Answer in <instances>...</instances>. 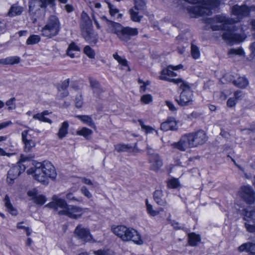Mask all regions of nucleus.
Masks as SVG:
<instances>
[{
  "label": "nucleus",
  "mask_w": 255,
  "mask_h": 255,
  "mask_svg": "<svg viewBox=\"0 0 255 255\" xmlns=\"http://www.w3.org/2000/svg\"><path fill=\"white\" fill-rule=\"evenodd\" d=\"M215 18L219 24L213 25L212 29L213 30L225 31L222 34V38L227 42H240L245 39L244 34L238 32L239 28L234 25V19L222 15H216Z\"/></svg>",
  "instance_id": "nucleus-1"
},
{
  "label": "nucleus",
  "mask_w": 255,
  "mask_h": 255,
  "mask_svg": "<svg viewBox=\"0 0 255 255\" xmlns=\"http://www.w3.org/2000/svg\"><path fill=\"white\" fill-rule=\"evenodd\" d=\"M28 174H33L34 178L44 185H48L49 180H54L57 172L54 166L48 161L36 163L34 167L27 170Z\"/></svg>",
  "instance_id": "nucleus-2"
},
{
  "label": "nucleus",
  "mask_w": 255,
  "mask_h": 255,
  "mask_svg": "<svg viewBox=\"0 0 255 255\" xmlns=\"http://www.w3.org/2000/svg\"><path fill=\"white\" fill-rule=\"evenodd\" d=\"M61 29V24L59 18L54 15L49 16L46 23L41 30V34L44 37L50 38L57 35Z\"/></svg>",
  "instance_id": "nucleus-3"
},
{
  "label": "nucleus",
  "mask_w": 255,
  "mask_h": 255,
  "mask_svg": "<svg viewBox=\"0 0 255 255\" xmlns=\"http://www.w3.org/2000/svg\"><path fill=\"white\" fill-rule=\"evenodd\" d=\"M114 24L115 27L111 32L116 34L121 41L127 42L131 39L132 36L136 35L138 33L136 28L123 27L119 23Z\"/></svg>",
  "instance_id": "nucleus-4"
},
{
  "label": "nucleus",
  "mask_w": 255,
  "mask_h": 255,
  "mask_svg": "<svg viewBox=\"0 0 255 255\" xmlns=\"http://www.w3.org/2000/svg\"><path fill=\"white\" fill-rule=\"evenodd\" d=\"M238 195L247 204L252 205L255 202V191L249 185L241 186L239 190Z\"/></svg>",
  "instance_id": "nucleus-5"
},
{
  "label": "nucleus",
  "mask_w": 255,
  "mask_h": 255,
  "mask_svg": "<svg viewBox=\"0 0 255 255\" xmlns=\"http://www.w3.org/2000/svg\"><path fill=\"white\" fill-rule=\"evenodd\" d=\"M242 214L244 216V225L247 231L255 233V207L252 210L244 209Z\"/></svg>",
  "instance_id": "nucleus-6"
},
{
  "label": "nucleus",
  "mask_w": 255,
  "mask_h": 255,
  "mask_svg": "<svg viewBox=\"0 0 255 255\" xmlns=\"http://www.w3.org/2000/svg\"><path fill=\"white\" fill-rule=\"evenodd\" d=\"M171 145L173 148L182 151L195 147L191 133L182 135L179 141L173 143Z\"/></svg>",
  "instance_id": "nucleus-7"
},
{
  "label": "nucleus",
  "mask_w": 255,
  "mask_h": 255,
  "mask_svg": "<svg viewBox=\"0 0 255 255\" xmlns=\"http://www.w3.org/2000/svg\"><path fill=\"white\" fill-rule=\"evenodd\" d=\"M192 97L193 93L189 87L183 89L180 96L175 97V100L180 106H188L192 104Z\"/></svg>",
  "instance_id": "nucleus-8"
},
{
  "label": "nucleus",
  "mask_w": 255,
  "mask_h": 255,
  "mask_svg": "<svg viewBox=\"0 0 255 255\" xmlns=\"http://www.w3.org/2000/svg\"><path fill=\"white\" fill-rule=\"evenodd\" d=\"M83 214L82 208L71 205H68L65 210H60L58 214L65 215L71 219H77L80 218Z\"/></svg>",
  "instance_id": "nucleus-9"
},
{
  "label": "nucleus",
  "mask_w": 255,
  "mask_h": 255,
  "mask_svg": "<svg viewBox=\"0 0 255 255\" xmlns=\"http://www.w3.org/2000/svg\"><path fill=\"white\" fill-rule=\"evenodd\" d=\"M147 153L149 156V162L151 163V169L158 170L162 165V161L159 155L155 153L154 149L149 146L146 147Z\"/></svg>",
  "instance_id": "nucleus-10"
},
{
  "label": "nucleus",
  "mask_w": 255,
  "mask_h": 255,
  "mask_svg": "<svg viewBox=\"0 0 255 255\" xmlns=\"http://www.w3.org/2000/svg\"><path fill=\"white\" fill-rule=\"evenodd\" d=\"M74 234L79 239L85 242L95 243L96 242L88 229L84 228L82 225H78L75 229Z\"/></svg>",
  "instance_id": "nucleus-11"
},
{
  "label": "nucleus",
  "mask_w": 255,
  "mask_h": 255,
  "mask_svg": "<svg viewBox=\"0 0 255 255\" xmlns=\"http://www.w3.org/2000/svg\"><path fill=\"white\" fill-rule=\"evenodd\" d=\"M52 200L53 201L47 204L46 206L53 209L58 213L60 210H65L68 205L64 199L59 198L57 195H53Z\"/></svg>",
  "instance_id": "nucleus-12"
},
{
  "label": "nucleus",
  "mask_w": 255,
  "mask_h": 255,
  "mask_svg": "<svg viewBox=\"0 0 255 255\" xmlns=\"http://www.w3.org/2000/svg\"><path fill=\"white\" fill-rule=\"evenodd\" d=\"M232 13L237 16V20H235V23H236L239 22L243 17L248 16L250 9L246 5H235L232 7Z\"/></svg>",
  "instance_id": "nucleus-13"
},
{
  "label": "nucleus",
  "mask_w": 255,
  "mask_h": 255,
  "mask_svg": "<svg viewBox=\"0 0 255 255\" xmlns=\"http://www.w3.org/2000/svg\"><path fill=\"white\" fill-rule=\"evenodd\" d=\"M82 35L92 46L95 45L98 41V34L95 33L92 28L82 31Z\"/></svg>",
  "instance_id": "nucleus-14"
},
{
  "label": "nucleus",
  "mask_w": 255,
  "mask_h": 255,
  "mask_svg": "<svg viewBox=\"0 0 255 255\" xmlns=\"http://www.w3.org/2000/svg\"><path fill=\"white\" fill-rule=\"evenodd\" d=\"M191 134L195 147L203 144L207 140V135L203 130H199L196 132H192Z\"/></svg>",
  "instance_id": "nucleus-15"
},
{
  "label": "nucleus",
  "mask_w": 255,
  "mask_h": 255,
  "mask_svg": "<svg viewBox=\"0 0 255 255\" xmlns=\"http://www.w3.org/2000/svg\"><path fill=\"white\" fill-rule=\"evenodd\" d=\"M128 236L126 242L131 241L138 245H141L143 244V241L141 238L139 233L133 228H128Z\"/></svg>",
  "instance_id": "nucleus-16"
},
{
  "label": "nucleus",
  "mask_w": 255,
  "mask_h": 255,
  "mask_svg": "<svg viewBox=\"0 0 255 255\" xmlns=\"http://www.w3.org/2000/svg\"><path fill=\"white\" fill-rule=\"evenodd\" d=\"M160 128L164 131L176 130L177 129V126L175 118L173 117H169L165 122L161 124Z\"/></svg>",
  "instance_id": "nucleus-17"
},
{
  "label": "nucleus",
  "mask_w": 255,
  "mask_h": 255,
  "mask_svg": "<svg viewBox=\"0 0 255 255\" xmlns=\"http://www.w3.org/2000/svg\"><path fill=\"white\" fill-rule=\"evenodd\" d=\"M27 195L28 196L31 197V199L36 204L42 205L46 201V198L45 196L43 195L38 194L37 191L35 189L29 191L27 193Z\"/></svg>",
  "instance_id": "nucleus-18"
},
{
  "label": "nucleus",
  "mask_w": 255,
  "mask_h": 255,
  "mask_svg": "<svg viewBox=\"0 0 255 255\" xmlns=\"http://www.w3.org/2000/svg\"><path fill=\"white\" fill-rule=\"evenodd\" d=\"M80 27L81 31L92 28V22L88 14L82 11L81 15Z\"/></svg>",
  "instance_id": "nucleus-19"
},
{
  "label": "nucleus",
  "mask_w": 255,
  "mask_h": 255,
  "mask_svg": "<svg viewBox=\"0 0 255 255\" xmlns=\"http://www.w3.org/2000/svg\"><path fill=\"white\" fill-rule=\"evenodd\" d=\"M128 228L123 225L118 226L113 229V233L119 237L123 241L126 242L127 238Z\"/></svg>",
  "instance_id": "nucleus-20"
},
{
  "label": "nucleus",
  "mask_w": 255,
  "mask_h": 255,
  "mask_svg": "<svg viewBox=\"0 0 255 255\" xmlns=\"http://www.w3.org/2000/svg\"><path fill=\"white\" fill-rule=\"evenodd\" d=\"M20 166H14L11 167L7 173V181L9 184H12L13 181L17 178L21 173Z\"/></svg>",
  "instance_id": "nucleus-21"
},
{
  "label": "nucleus",
  "mask_w": 255,
  "mask_h": 255,
  "mask_svg": "<svg viewBox=\"0 0 255 255\" xmlns=\"http://www.w3.org/2000/svg\"><path fill=\"white\" fill-rule=\"evenodd\" d=\"M29 11L31 14L34 13V11H39L42 8L41 0H29L28 1Z\"/></svg>",
  "instance_id": "nucleus-22"
},
{
  "label": "nucleus",
  "mask_w": 255,
  "mask_h": 255,
  "mask_svg": "<svg viewBox=\"0 0 255 255\" xmlns=\"http://www.w3.org/2000/svg\"><path fill=\"white\" fill-rule=\"evenodd\" d=\"M76 118L80 120L84 124L88 125L92 128H96V126L94 122L92 116L88 115H77L75 116Z\"/></svg>",
  "instance_id": "nucleus-23"
},
{
  "label": "nucleus",
  "mask_w": 255,
  "mask_h": 255,
  "mask_svg": "<svg viewBox=\"0 0 255 255\" xmlns=\"http://www.w3.org/2000/svg\"><path fill=\"white\" fill-rule=\"evenodd\" d=\"M238 250L240 252L246 251L252 254H255V243H247L240 246Z\"/></svg>",
  "instance_id": "nucleus-24"
},
{
  "label": "nucleus",
  "mask_w": 255,
  "mask_h": 255,
  "mask_svg": "<svg viewBox=\"0 0 255 255\" xmlns=\"http://www.w3.org/2000/svg\"><path fill=\"white\" fill-rule=\"evenodd\" d=\"M22 11L23 7L19 5L17 3H15L11 6L7 14L9 16L13 17L21 14Z\"/></svg>",
  "instance_id": "nucleus-25"
},
{
  "label": "nucleus",
  "mask_w": 255,
  "mask_h": 255,
  "mask_svg": "<svg viewBox=\"0 0 255 255\" xmlns=\"http://www.w3.org/2000/svg\"><path fill=\"white\" fill-rule=\"evenodd\" d=\"M172 73H173V71L171 68L169 67L168 65L166 68H164L161 71L159 79L168 82L171 79L170 77Z\"/></svg>",
  "instance_id": "nucleus-26"
},
{
  "label": "nucleus",
  "mask_w": 255,
  "mask_h": 255,
  "mask_svg": "<svg viewBox=\"0 0 255 255\" xmlns=\"http://www.w3.org/2000/svg\"><path fill=\"white\" fill-rule=\"evenodd\" d=\"M89 82L90 87L93 89L94 94L99 95L102 92L103 90L101 87L99 82L94 78H90Z\"/></svg>",
  "instance_id": "nucleus-27"
},
{
  "label": "nucleus",
  "mask_w": 255,
  "mask_h": 255,
  "mask_svg": "<svg viewBox=\"0 0 255 255\" xmlns=\"http://www.w3.org/2000/svg\"><path fill=\"white\" fill-rule=\"evenodd\" d=\"M115 149L118 152H132L134 148L129 144L120 143L115 145Z\"/></svg>",
  "instance_id": "nucleus-28"
},
{
  "label": "nucleus",
  "mask_w": 255,
  "mask_h": 255,
  "mask_svg": "<svg viewBox=\"0 0 255 255\" xmlns=\"http://www.w3.org/2000/svg\"><path fill=\"white\" fill-rule=\"evenodd\" d=\"M68 128L69 124L67 121H65L62 124L57 133V135L59 138L62 139L66 136L68 133Z\"/></svg>",
  "instance_id": "nucleus-29"
},
{
  "label": "nucleus",
  "mask_w": 255,
  "mask_h": 255,
  "mask_svg": "<svg viewBox=\"0 0 255 255\" xmlns=\"http://www.w3.org/2000/svg\"><path fill=\"white\" fill-rule=\"evenodd\" d=\"M163 196L162 191L160 190H156L154 192L153 198L156 203L160 206H165L167 202L161 199Z\"/></svg>",
  "instance_id": "nucleus-30"
},
{
  "label": "nucleus",
  "mask_w": 255,
  "mask_h": 255,
  "mask_svg": "<svg viewBox=\"0 0 255 255\" xmlns=\"http://www.w3.org/2000/svg\"><path fill=\"white\" fill-rule=\"evenodd\" d=\"M4 205L7 209V211L13 216H16L17 214V211L11 204L9 198L7 195L5 196L4 199Z\"/></svg>",
  "instance_id": "nucleus-31"
},
{
  "label": "nucleus",
  "mask_w": 255,
  "mask_h": 255,
  "mask_svg": "<svg viewBox=\"0 0 255 255\" xmlns=\"http://www.w3.org/2000/svg\"><path fill=\"white\" fill-rule=\"evenodd\" d=\"M201 241L200 235L194 233L188 234V243L191 246H195Z\"/></svg>",
  "instance_id": "nucleus-32"
},
{
  "label": "nucleus",
  "mask_w": 255,
  "mask_h": 255,
  "mask_svg": "<svg viewBox=\"0 0 255 255\" xmlns=\"http://www.w3.org/2000/svg\"><path fill=\"white\" fill-rule=\"evenodd\" d=\"M234 85L236 86L241 88H245L248 84L249 82L247 78L244 77H239L237 80L233 81Z\"/></svg>",
  "instance_id": "nucleus-33"
},
{
  "label": "nucleus",
  "mask_w": 255,
  "mask_h": 255,
  "mask_svg": "<svg viewBox=\"0 0 255 255\" xmlns=\"http://www.w3.org/2000/svg\"><path fill=\"white\" fill-rule=\"evenodd\" d=\"M106 2L108 4V8L109 9V12L111 16L112 17H114L116 14H118L117 18H121L122 17L123 14L121 13H119V9L114 5L112 4L109 1H106Z\"/></svg>",
  "instance_id": "nucleus-34"
},
{
  "label": "nucleus",
  "mask_w": 255,
  "mask_h": 255,
  "mask_svg": "<svg viewBox=\"0 0 255 255\" xmlns=\"http://www.w3.org/2000/svg\"><path fill=\"white\" fill-rule=\"evenodd\" d=\"M93 133V131L91 129L84 127L81 129L78 130L76 131V134L84 136L86 139H88L89 136L91 135Z\"/></svg>",
  "instance_id": "nucleus-35"
},
{
  "label": "nucleus",
  "mask_w": 255,
  "mask_h": 255,
  "mask_svg": "<svg viewBox=\"0 0 255 255\" xmlns=\"http://www.w3.org/2000/svg\"><path fill=\"white\" fill-rule=\"evenodd\" d=\"M4 59V65H13L18 64L20 61V58L18 56L7 57Z\"/></svg>",
  "instance_id": "nucleus-36"
},
{
  "label": "nucleus",
  "mask_w": 255,
  "mask_h": 255,
  "mask_svg": "<svg viewBox=\"0 0 255 255\" xmlns=\"http://www.w3.org/2000/svg\"><path fill=\"white\" fill-rule=\"evenodd\" d=\"M168 82L173 83L175 84H181L180 88L182 89V90H183V89H186L190 87L188 84L184 82L181 78H171V79Z\"/></svg>",
  "instance_id": "nucleus-37"
},
{
  "label": "nucleus",
  "mask_w": 255,
  "mask_h": 255,
  "mask_svg": "<svg viewBox=\"0 0 255 255\" xmlns=\"http://www.w3.org/2000/svg\"><path fill=\"white\" fill-rule=\"evenodd\" d=\"M71 51H79L80 48L74 42H72L68 46L67 50V54L71 58L75 57L74 53H71Z\"/></svg>",
  "instance_id": "nucleus-38"
},
{
  "label": "nucleus",
  "mask_w": 255,
  "mask_h": 255,
  "mask_svg": "<svg viewBox=\"0 0 255 255\" xmlns=\"http://www.w3.org/2000/svg\"><path fill=\"white\" fill-rule=\"evenodd\" d=\"M129 12L130 15V18L133 21L139 22L142 17V16H139L138 15V12L134 8V7L130 8L129 10Z\"/></svg>",
  "instance_id": "nucleus-39"
},
{
  "label": "nucleus",
  "mask_w": 255,
  "mask_h": 255,
  "mask_svg": "<svg viewBox=\"0 0 255 255\" xmlns=\"http://www.w3.org/2000/svg\"><path fill=\"white\" fill-rule=\"evenodd\" d=\"M146 206L147 213L153 217L158 215L160 213V211H163V209L162 208H160L159 211L153 210L152 205L148 203L147 200H146Z\"/></svg>",
  "instance_id": "nucleus-40"
},
{
  "label": "nucleus",
  "mask_w": 255,
  "mask_h": 255,
  "mask_svg": "<svg viewBox=\"0 0 255 255\" xmlns=\"http://www.w3.org/2000/svg\"><path fill=\"white\" fill-rule=\"evenodd\" d=\"M40 40V37L38 35H32L26 40L27 45H33L37 43Z\"/></svg>",
  "instance_id": "nucleus-41"
},
{
  "label": "nucleus",
  "mask_w": 255,
  "mask_h": 255,
  "mask_svg": "<svg viewBox=\"0 0 255 255\" xmlns=\"http://www.w3.org/2000/svg\"><path fill=\"white\" fill-rule=\"evenodd\" d=\"M42 8L45 9L48 6L53 8L55 6V0H41Z\"/></svg>",
  "instance_id": "nucleus-42"
},
{
  "label": "nucleus",
  "mask_w": 255,
  "mask_h": 255,
  "mask_svg": "<svg viewBox=\"0 0 255 255\" xmlns=\"http://www.w3.org/2000/svg\"><path fill=\"white\" fill-rule=\"evenodd\" d=\"M24 145V150L25 152H29L31 151L32 148L35 147V142L32 139L27 141L26 142L23 143Z\"/></svg>",
  "instance_id": "nucleus-43"
},
{
  "label": "nucleus",
  "mask_w": 255,
  "mask_h": 255,
  "mask_svg": "<svg viewBox=\"0 0 255 255\" xmlns=\"http://www.w3.org/2000/svg\"><path fill=\"white\" fill-rule=\"evenodd\" d=\"M191 53L192 57L195 59H197L200 57V52L198 47L194 44L191 45Z\"/></svg>",
  "instance_id": "nucleus-44"
},
{
  "label": "nucleus",
  "mask_w": 255,
  "mask_h": 255,
  "mask_svg": "<svg viewBox=\"0 0 255 255\" xmlns=\"http://www.w3.org/2000/svg\"><path fill=\"white\" fill-rule=\"evenodd\" d=\"M33 118L43 122L48 123L49 124H51L52 123L50 119L46 118L41 113L34 115L33 116Z\"/></svg>",
  "instance_id": "nucleus-45"
},
{
  "label": "nucleus",
  "mask_w": 255,
  "mask_h": 255,
  "mask_svg": "<svg viewBox=\"0 0 255 255\" xmlns=\"http://www.w3.org/2000/svg\"><path fill=\"white\" fill-rule=\"evenodd\" d=\"M84 52L89 58H94L95 52L90 46L87 45L84 47Z\"/></svg>",
  "instance_id": "nucleus-46"
},
{
  "label": "nucleus",
  "mask_w": 255,
  "mask_h": 255,
  "mask_svg": "<svg viewBox=\"0 0 255 255\" xmlns=\"http://www.w3.org/2000/svg\"><path fill=\"white\" fill-rule=\"evenodd\" d=\"M101 18L103 20H105L107 22V25H108V29L107 31L109 32H111L112 30L113 29V28L115 27V24H117L118 22H115L113 21L109 20L106 16H102Z\"/></svg>",
  "instance_id": "nucleus-47"
},
{
  "label": "nucleus",
  "mask_w": 255,
  "mask_h": 255,
  "mask_svg": "<svg viewBox=\"0 0 255 255\" xmlns=\"http://www.w3.org/2000/svg\"><path fill=\"white\" fill-rule=\"evenodd\" d=\"M135 5L134 8L136 10L144 9L145 2L144 0H134Z\"/></svg>",
  "instance_id": "nucleus-48"
},
{
  "label": "nucleus",
  "mask_w": 255,
  "mask_h": 255,
  "mask_svg": "<svg viewBox=\"0 0 255 255\" xmlns=\"http://www.w3.org/2000/svg\"><path fill=\"white\" fill-rule=\"evenodd\" d=\"M93 254L95 255H114L113 252L109 250H98L93 252Z\"/></svg>",
  "instance_id": "nucleus-49"
},
{
  "label": "nucleus",
  "mask_w": 255,
  "mask_h": 255,
  "mask_svg": "<svg viewBox=\"0 0 255 255\" xmlns=\"http://www.w3.org/2000/svg\"><path fill=\"white\" fill-rule=\"evenodd\" d=\"M28 130H24L21 133V139L22 143L31 140L30 135L28 134Z\"/></svg>",
  "instance_id": "nucleus-50"
},
{
  "label": "nucleus",
  "mask_w": 255,
  "mask_h": 255,
  "mask_svg": "<svg viewBox=\"0 0 255 255\" xmlns=\"http://www.w3.org/2000/svg\"><path fill=\"white\" fill-rule=\"evenodd\" d=\"M113 57L120 64L125 66L127 65V61L125 59H123L117 53L114 54Z\"/></svg>",
  "instance_id": "nucleus-51"
},
{
  "label": "nucleus",
  "mask_w": 255,
  "mask_h": 255,
  "mask_svg": "<svg viewBox=\"0 0 255 255\" xmlns=\"http://www.w3.org/2000/svg\"><path fill=\"white\" fill-rule=\"evenodd\" d=\"M34 157V154L33 153H31L28 155H25L24 154H21L20 158L19 159V162L22 163L25 162L26 161H28L31 160V159Z\"/></svg>",
  "instance_id": "nucleus-52"
},
{
  "label": "nucleus",
  "mask_w": 255,
  "mask_h": 255,
  "mask_svg": "<svg viewBox=\"0 0 255 255\" xmlns=\"http://www.w3.org/2000/svg\"><path fill=\"white\" fill-rule=\"evenodd\" d=\"M170 188H176L179 186V181L177 179H172L169 180L167 184Z\"/></svg>",
  "instance_id": "nucleus-53"
},
{
  "label": "nucleus",
  "mask_w": 255,
  "mask_h": 255,
  "mask_svg": "<svg viewBox=\"0 0 255 255\" xmlns=\"http://www.w3.org/2000/svg\"><path fill=\"white\" fill-rule=\"evenodd\" d=\"M75 106L77 108H80L83 104V98L81 95H78L75 100Z\"/></svg>",
  "instance_id": "nucleus-54"
},
{
  "label": "nucleus",
  "mask_w": 255,
  "mask_h": 255,
  "mask_svg": "<svg viewBox=\"0 0 255 255\" xmlns=\"http://www.w3.org/2000/svg\"><path fill=\"white\" fill-rule=\"evenodd\" d=\"M81 192L85 196L90 199L92 197V194L90 192L88 188L86 186H82L80 189Z\"/></svg>",
  "instance_id": "nucleus-55"
},
{
  "label": "nucleus",
  "mask_w": 255,
  "mask_h": 255,
  "mask_svg": "<svg viewBox=\"0 0 255 255\" xmlns=\"http://www.w3.org/2000/svg\"><path fill=\"white\" fill-rule=\"evenodd\" d=\"M152 96L149 94L144 95L141 98V101L145 104L149 103L152 101Z\"/></svg>",
  "instance_id": "nucleus-56"
},
{
  "label": "nucleus",
  "mask_w": 255,
  "mask_h": 255,
  "mask_svg": "<svg viewBox=\"0 0 255 255\" xmlns=\"http://www.w3.org/2000/svg\"><path fill=\"white\" fill-rule=\"evenodd\" d=\"M229 54H235V55H242L244 54V51L242 49H234L232 48L229 51Z\"/></svg>",
  "instance_id": "nucleus-57"
},
{
  "label": "nucleus",
  "mask_w": 255,
  "mask_h": 255,
  "mask_svg": "<svg viewBox=\"0 0 255 255\" xmlns=\"http://www.w3.org/2000/svg\"><path fill=\"white\" fill-rule=\"evenodd\" d=\"M81 182L87 185H90L92 188L96 187L97 184L96 183H93L90 179L86 178L85 177L81 178Z\"/></svg>",
  "instance_id": "nucleus-58"
},
{
  "label": "nucleus",
  "mask_w": 255,
  "mask_h": 255,
  "mask_svg": "<svg viewBox=\"0 0 255 255\" xmlns=\"http://www.w3.org/2000/svg\"><path fill=\"white\" fill-rule=\"evenodd\" d=\"M69 85V79L64 80L59 88V91L61 92L62 90H67V88Z\"/></svg>",
  "instance_id": "nucleus-59"
},
{
  "label": "nucleus",
  "mask_w": 255,
  "mask_h": 255,
  "mask_svg": "<svg viewBox=\"0 0 255 255\" xmlns=\"http://www.w3.org/2000/svg\"><path fill=\"white\" fill-rule=\"evenodd\" d=\"M15 99L12 98L8 100L6 102V105L8 106V109H13L15 108L14 101Z\"/></svg>",
  "instance_id": "nucleus-60"
},
{
  "label": "nucleus",
  "mask_w": 255,
  "mask_h": 255,
  "mask_svg": "<svg viewBox=\"0 0 255 255\" xmlns=\"http://www.w3.org/2000/svg\"><path fill=\"white\" fill-rule=\"evenodd\" d=\"M166 105L171 111L175 112L176 111V108L171 102L168 101H166Z\"/></svg>",
  "instance_id": "nucleus-61"
},
{
  "label": "nucleus",
  "mask_w": 255,
  "mask_h": 255,
  "mask_svg": "<svg viewBox=\"0 0 255 255\" xmlns=\"http://www.w3.org/2000/svg\"><path fill=\"white\" fill-rule=\"evenodd\" d=\"M227 105L228 107L232 108L235 106L236 102L234 98H230L228 99L227 102Z\"/></svg>",
  "instance_id": "nucleus-62"
},
{
  "label": "nucleus",
  "mask_w": 255,
  "mask_h": 255,
  "mask_svg": "<svg viewBox=\"0 0 255 255\" xmlns=\"http://www.w3.org/2000/svg\"><path fill=\"white\" fill-rule=\"evenodd\" d=\"M234 96L236 99L239 100L243 97V93L241 91L238 90L235 92Z\"/></svg>",
  "instance_id": "nucleus-63"
},
{
  "label": "nucleus",
  "mask_w": 255,
  "mask_h": 255,
  "mask_svg": "<svg viewBox=\"0 0 255 255\" xmlns=\"http://www.w3.org/2000/svg\"><path fill=\"white\" fill-rule=\"evenodd\" d=\"M146 133H152L153 131H155L156 133H157V131H156L153 128L150 126H146V128L143 129Z\"/></svg>",
  "instance_id": "nucleus-64"
}]
</instances>
